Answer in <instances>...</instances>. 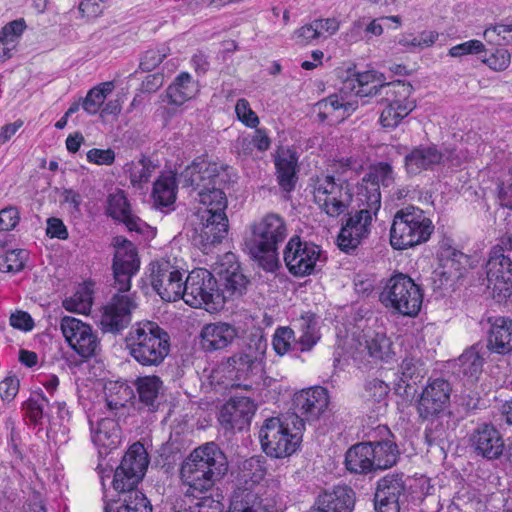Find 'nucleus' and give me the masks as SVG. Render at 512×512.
Listing matches in <instances>:
<instances>
[{
	"mask_svg": "<svg viewBox=\"0 0 512 512\" xmlns=\"http://www.w3.org/2000/svg\"><path fill=\"white\" fill-rule=\"evenodd\" d=\"M349 75L344 80L343 85L340 89L341 93H354L355 96L359 98L362 105H365L367 102L364 100L365 97L372 96H381L385 89L382 84H373L377 78V72L373 70L363 71V72H353L348 71Z\"/></svg>",
	"mask_w": 512,
	"mask_h": 512,
	"instance_id": "obj_31",
	"label": "nucleus"
},
{
	"mask_svg": "<svg viewBox=\"0 0 512 512\" xmlns=\"http://www.w3.org/2000/svg\"><path fill=\"white\" fill-rule=\"evenodd\" d=\"M237 337V329L226 322L205 324L199 335V345L207 353L223 350Z\"/></svg>",
	"mask_w": 512,
	"mask_h": 512,
	"instance_id": "obj_29",
	"label": "nucleus"
},
{
	"mask_svg": "<svg viewBox=\"0 0 512 512\" xmlns=\"http://www.w3.org/2000/svg\"><path fill=\"white\" fill-rule=\"evenodd\" d=\"M452 385L442 377L429 378L419 394L416 409L423 420L442 417L450 405Z\"/></svg>",
	"mask_w": 512,
	"mask_h": 512,
	"instance_id": "obj_17",
	"label": "nucleus"
},
{
	"mask_svg": "<svg viewBox=\"0 0 512 512\" xmlns=\"http://www.w3.org/2000/svg\"><path fill=\"white\" fill-rule=\"evenodd\" d=\"M215 268L209 271L206 268L192 270L185 279V302L192 307H202L207 310H218L216 294L219 292Z\"/></svg>",
	"mask_w": 512,
	"mask_h": 512,
	"instance_id": "obj_15",
	"label": "nucleus"
},
{
	"mask_svg": "<svg viewBox=\"0 0 512 512\" xmlns=\"http://www.w3.org/2000/svg\"><path fill=\"white\" fill-rule=\"evenodd\" d=\"M423 365L419 358L406 356L397 372L398 380L394 384V392L398 396L412 400L417 393V384L423 379Z\"/></svg>",
	"mask_w": 512,
	"mask_h": 512,
	"instance_id": "obj_28",
	"label": "nucleus"
},
{
	"mask_svg": "<svg viewBox=\"0 0 512 512\" xmlns=\"http://www.w3.org/2000/svg\"><path fill=\"white\" fill-rule=\"evenodd\" d=\"M125 293L118 290L104 307L100 321L101 329L104 333L116 335L129 326L132 310L137 305L132 295Z\"/></svg>",
	"mask_w": 512,
	"mask_h": 512,
	"instance_id": "obj_21",
	"label": "nucleus"
},
{
	"mask_svg": "<svg viewBox=\"0 0 512 512\" xmlns=\"http://www.w3.org/2000/svg\"><path fill=\"white\" fill-rule=\"evenodd\" d=\"M444 154L435 144L418 145L404 156V167L408 175H418L422 171L434 170L443 162Z\"/></svg>",
	"mask_w": 512,
	"mask_h": 512,
	"instance_id": "obj_30",
	"label": "nucleus"
},
{
	"mask_svg": "<svg viewBox=\"0 0 512 512\" xmlns=\"http://www.w3.org/2000/svg\"><path fill=\"white\" fill-rule=\"evenodd\" d=\"M485 51V45L476 39L455 45L448 50V55L454 58H462L466 55H476Z\"/></svg>",
	"mask_w": 512,
	"mask_h": 512,
	"instance_id": "obj_55",
	"label": "nucleus"
},
{
	"mask_svg": "<svg viewBox=\"0 0 512 512\" xmlns=\"http://www.w3.org/2000/svg\"><path fill=\"white\" fill-rule=\"evenodd\" d=\"M179 177L174 175H162L153 185L152 197L157 207H169L176 200V188Z\"/></svg>",
	"mask_w": 512,
	"mask_h": 512,
	"instance_id": "obj_43",
	"label": "nucleus"
},
{
	"mask_svg": "<svg viewBox=\"0 0 512 512\" xmlns=\"http://www.w3.org/2000/svg\"><path fill=\"white\" fill-rule=\"evenodd\" d=\"M19 379L13 376H7L0 382V397L4 402H11L19 391Z\"/></svg>",
	"mask_w": 512,
	"mask_h": 512,
	"instance_id": "obj_62",
	"label": "nucleus"
},
{
	"mask_svg": "<svg viewBox=\"0 0 512 512\" xmlns=\"http://www.w3.org/2000/svg\"><path fill=\"white\" fill-rule=\"evenodd\" d=\"M244 239L245 249L265 271L274 272L280 267L279 245L288 236L286 221L276 213H268L254 221Z\"/></svg>",
	"mask_w": 512,
	"mask_h": 512,
	"instance_id": "obj_4",
	"label": "nucleus"
},
{
	"mask_svg": "<svg viewBox=\"0 0 512 512\" xmlns=\"http://www.w3.org/2000/svg\"><path fill=\"white\" fill-rule=\"evenodd\" d=\"M391 341L383 333H374L366 339L369 355L377 360L387 361L391 357Z\"/></svg>",
	"mask_w": 512,
	"mask_h": 512,
	"instance_id": "obj_48",
	"label": "nucleus"
},
{
	"mask_svg": "<svg viewBox=\"0 0 512 512\" xmlns=\"http://www.w3.org/2000/svg\"><path fill=\"white\" fill-rule=\"evenodd\" d=\"M227 370L231 376L235 374L237 380L241 374H257L262 370V360L257 355L253 356L248 353H240L228 358L226 363H222L219 370ZM233 381V378L231 377Z\"/></svg>",
	"mask_w": 512,
	"mask_h": 512,
	"instance_id": "obj_40",
	"label": "nucleus"
},
{
	"mask_svg": "<svg viewBox=\"0 0 512 512\" xmlns=\"http://www.w3.org/2000/svg\"><path fill=\"white\" fill-rule=\"evenodd\" d=\"M235 112L239 121L249 128H256L259 124V118L257 114L251 109L247 99H238Z\"/></svg>",
	"mask_w": 512,
	"mask_h": 512,
	"instance_id": "obj_56",
	"label": "nucleus"
},
{
	"mask_svg": "<svg viewBox=\"0 0 512 512\" xmlns=\"http://www.w3.org/2000/svg\"><path fill=\"white\" fill-rule=\"evenodd\" d=\"M283 260L289 273L295 277L316 274L326 261L321 246L299 235L289 238L283 249Z\"/></svg>",
	"mask_w": 512,
	"mask_h": 512,
	"instance_id": "obj_10",
	"label": "nucleus"
},
{
	"mask_svg": "<svg viewBox=\"0 0 512 512\" xmlns=\"http://www.w3.org/2000/svg\"><path fill=\"white\" fill-rule=\"evenodd\" d=\"M26 28L25 21L18 19L6 24L0 31V42L2 44H10L19 37Z\"/></svg>",
	"mask_w": 512,
	"mask_h": 512,
	"instance_id": "obj_59",
	"label": "nucleus"
},
{
	"mask_svg": "<svg viewBox=\"0 0 512 512\" xmlns=\"http://www.w3.org/2000/svg\"><path fill=\"white\" fill-rule=\"evenodd\" d=\"M487 330V343L484 345L487 352L506 355L512 352V319L509 317L489 318Z\"/></svg>",
	"mask_w": 512,
	"mask_h": 512,
	"instance_id": "obj_32",
	"label": "nucleus"
},
{
	"mask_svg": "<svg viewBox=\"0 0 512 512\" xmlns=\"http://www.w3.org/2000/svg\"><path fill=\"white\" fill-rule=\"evenodd\" d=\"M20 221V213L17 207L8 206L0 210V231L14 229Z\"/></svg>",
	"mask_w": 512,
	"mask_h": 512,
	"instance_id": "obj_60",
	"label": "nucleus"
},
{
	"mask_svg": "<svg viewBox=\"0 0 512 512\" xmlns=\"http://www.w3.org/2000/svg\"><path fill=\"white\" fill-rule=\"evenodd\" d=\"M488 287L498 302L512 297V261L501 250H492L486 263Z\"/></svg>",
	"mask_w": 512,
	"mask_h": 512,
	"instance_id": "obj_20",
	"label": "nucleus"
},
{
	"mask_svg": "<svg viewBox=\"0 0 512 512\" xmlns=\"http://www.w3.org/2000/svg\"><path fill=\"white\" fill-rule=\"evenodd\" d=\"M296 341L295 332L290 327H278L275 330L272 340V346L277 355L283 356L287 352H299L293 348Z\"/></svg>",
	"mask_w": 512,
	"mask_h": 512,
	"instance_id": "obj_50",
	"label": "nucleus"
},
{
	"mask_svg": "<svg viewBox=\"0 0 512 512\" xmlns=\"http://www.w3.org/2000/svg\"><path fill=\"white\" fill-rule=\"evenodd\" d=\"M304 430V420L296 413L288 415L284 420L268 418L259 431L261 448H298Z\"/></svg>",
	"mask_w": 512,
	"mask_h": 512,
	"instance_id": "obj_11",
	"label": "nucleus"
},
{
	"mask_svg": "<svg viewBox=\"0 0 512 512\" xmlns=\"http://www.w3.org/2000/svg\"><path fill=\"white\" fill-rule=\"evenodd\" d=\"M484 38L488 42H496L498 45L512 43V24H496L484 31Z\"/></svg>",
	"mask_w": 512,
	"mask_h": 512,
	"instance_id": "obj_52",
	"label": "nucleus"
},
{
	"mask_svg": "<svg viewBox=\"0 0 512 512\" xmlns=\"http://www.w3.org/2000/svg\"><path fill=\"white\" fill-rule=\"evenodd\" d=\"M91 426V439L98 448H117L120 444V428L118 423L109 417L97 421L96 428L93 422Z\"/></svg>",
	"mask_w": 512,
	"mask_h": 512,
	"instance_id": "obj_38",
	"label": "nucleus"
},
{
	"mask_svg": "<svg viewBox=\"0 0 512 512\" xmlns=\"http://www.w3.org/2000/svg\"><path fill=\"white\" fill-rule=\"evenodd\" d=\"M407 484L403 473L387 474L378 480L375 494H383L389 498H397L405 496Z\"/></svg>",
	"mask_w": 512,
	"mask_h": 512,
	"instance_id": "obj_45",
	"label": "nucleus"
},
{
	"mask_svg": "<svg viewBox=\"0 0 512 512\" xmlns=\"http://www.w3.org/2000/svg\"><path fill=\"white\" fill-rule=\"evenodd\" d=\"M199 92L198 83L188 72L178 74L173 82L167 87L163 94L162 101L179 107L194 98Z\"/></svg>",
	"mask_w": 512,
	"mask_h": 512,
	"instance_id": "obj_33",
	"label": "nucleus"
},
{
	"mask_svg": "<svg viewBox=\"0 0 512 512\" xmlns=\"http://www.w3.org/2000/svg\"><path fill=\"white\" fill-rule=\"evenodd\" d=\"M105 214L114 221L123 223L130 232L143 234L149 225L132 212L130 202L122 189L107 196Z\"/></svg>",
	"mask_w": 512,
	"mask_h": 512,
	"instance_id": "obj_24",
	"label": "nucleus"
},
{
	"mask_svg": "<svg viewBox=\"0 0 512 512\" xmlns=\"http://www.w3.org/2000/svg\"><path fill=\"white\" fill-rule=\"evenodd\" d=\"M228 218L225 213L204 211L201 221L190 236L192 244L208 254L220 244L228 234Z\"/></svg>",
	"mask_w": 512,
	"mask_h": 512,
	"instance_id": "obj_19",
	"label": "nucleus"
},
{
	"mask_svg": "<svg viewBox=\"0 0 512 512\" xmlns=\"http://www.w3.org/2000/svg\"><path fill=\"white\" fill-rule=\"evenodd\" d=\"M277 181L285 192H292L298 180V155L295 151L287 149L275 159Z\"/></svg>",
	"mask_w": 512,
	"mask_h": 512,
	"instance_id": "obj_35",
	"label": "nucleus"
},
{
	"mask_svg": "<svg viewBox=\"0 0 512 512\" xmlns=\"http://www.w3.org/2000/svg\"><path fill=\"white\" fill-rule=\"evenodd\" d=\"M262 459L253 456L242 462L228 512H280L273 498L264 497L266 469Z\"/></svg>",
	"mask_w": 512,
	"mask_h": 512,
	"instance_id": "obj_5",
	"label": "nucleus"
},
{
	"mask_svg": "<svg viewBox=\"0 0 512 512\" xmlns=\"http://www.w3.org/2000/svg\"><path fill=\"white\" fill-rule=\"evenodd\" d=\"M124 344L128 355L145 368L162 366L171 348L169 333L157 322L149 320L132 324Z\"/></svg>",
	"mask_w": 512,
	"mask_h": 512,
	"instance_id": "obj_6",
	"label": "nucleus"
},
{
	"mask_svg": "<svg viewBox=\"0 0 512 512\" xmlns=\"http://www.w3.org/2000/svg\"><path fill=\"white\" fill-rule=\"evenodd\" d=\"M330 403L328 390L322 386H312L295 393L293 405L306 420H318Z\"/></svg>",
	"mask_w": 512,
	"mask_h": 512,
	"instance_id": "obj_25",
	"label": "nucleus"
},
{
	"mask_svg": "<svg viewBox=\"0 0 512 512\" xmlns=\"http://www.w3.org/2000/svg\"><path fill=\"white\" fill-rule=\"evenodd\" d=\"M356 502L355 491L347 485H337L320 493L310 512H353Z\"/></svg>",
	"mask_w": 512,
	"mask_h": 512,
	"instance_id": "obj_26",
	"label": "nucleus"
},
{
	"mask_svg": "<svg viewBox=\"0 0 512 512\" xmlns=\"http://www.w3.org/2000/svg\"><path fill=\"white\" fill-rule=\"evenodd\" d=\"M115 253L112 260L113 286L120 292H129L131 279L140 269V258L136 246L127 238H114Z\"/></svg>",
	"mask_w": 512,
	"mask_h": 512,
	"instance_id": "obj_16",
	"label": "nucleus"
},
{
	"mask_svg": "<svg viewBox=\"0 0 512 512\" xmlns=\"http://www.w3.org/2000/svg\"><path fill=\"white\" fill-rule=\"evenodd\" d=\"M297 322L301 335L294 341L293 348L297 349L299 352H308L320 339L315 314L307 312L302 315Z\"/></svg>",
	"mask_w": 512,
	"mask_h": 512,
	"instance_id": "obj_41",
	"label": "nucleus"
},
{
	"mask_svg": "<svg viewBox=\"0 0 512 512\" xmlns=\"http://www.w3.org/2000/svg\"><path fill=\"white\" fill-rule=\"evenodd\" d=\"M46 235L50 238H57L59 240H67L69 232L60 218L50 217L46 221Z\"/></svg>",
	"mask_w": 512,
	"mask_h": 512,
	"instance_id": "obj_63",
	"label": "nucleus"
},
{
	"mask_svg": "<svg viewBox=\"0 0 512 512\" xmlns=\"http://www.w3.org/2000/svg\"><path fill=\"white\" fill-rule=\"evenodd\" d=\"M437 256L439 264L461 277L468 269L474 268L477 262L475 258L454 248L448 240L441 243Z\"/></svg>",
	"mask_w": 512,
	"mask_h": 512,
	"instance_id": "obj_36",
	"label": "nucleus"
},
{
	"mask_svg": "<svg viewBox=\"0 0 512 512\" xmlns=\"http://www.w3.org/2000/svg\"><path fill=\"white\" fill-rule=\"evenodd\" d=\"M151 277L152 287L162 300L166 302L185 300L186 287L183 273L170 262L164 261L154 266Z\"/></svg>",
	"mask_w": 512,
	"mask_h": 512,
	"instance_id": "obj_22",
	"label": "nucleus"
},
{
	"mask_svg": "<svg viewBox=\"0 0 512 512\" xmlns=\"http://www.w3.org/2000/svg\"><path fill=\"white\" fill-rule=\"evenodd\" d=\"M347 469L353 473H367L374 469L371 450H347L345 456Z\"/></svg>",
	"mask_w": 512,
	"mask_h": 512,
	"instance_id": "obj_46",
	"label": "nucleus"
},
{
	"mask_svg": "<svg viewBox=\"0 0 512 512\" xmlns=\"http://www.w3.org/2000/svg\"><path fill=\"white\" fill-rule=\"evenodd\" d=\"M215 273L219 287V292L215 297L221 308L226 301L238 299L246 293L250 281L244 275L234 253H226L223 256L215 267Z\"/></svg>",
	"mask_w": 512,
	"mask_h": 512,
	"instance_id": "obj_14",
	"label": "nucleus"
},
{
	"mask_svg": "<svg viewBox=\"0 0 512 512\" xmlns=\"http://www.w3.org/2000/svg\"><path fill=\"white\" fill-rule=\"evenodd\" d=\"M383 89L385 92L378 102H385L386 106L380 114L379 124L386 129H395L416 108V101L411 98L413 86L396 80L384 84Z\"/></svg>",
	"mask_w": 512,
	"mask_h": 512,
	"instance_id": "obj_12",
	"label": "nucleus"
},
{
	"mask_svg": "<svg viewBox=\"0 0 512 512\" xmlns=\"http://www.w3.org/2000/svg\"><path fill=\"white\" fill-rule=\"evenodd\" d=\"M104 395L107 409L117 415L116 411L126 407L134 398L133 389L124 381H109L104 386Z\"/></svg>",
	"mask_w": 512,
	"mask_h": 512,
	"instance_id": "obj_39",
	"label": "nucleus"
},
{
	"mask_svg": "<svg viewBox=\"0 0 512 512\" xmlns=\"http://www.w3.org/2000/svg\"><path fill=\"white\" fill-rule=\"evenodd\" d=\"M434 225L424 211L407 206L396 212L390 229V244L396 250H405L429 240Z\"/></svg>",
	"mask_w": 512,
	"mask_h": 512,
	"instance_id": "obj_8",
	"label": "nucleus"
},
{
	"mask_svg": "<svg viewBox=\"0 0 512 512\" xmlns=\"http://www.w3.org/2000/svg\"><path fill=\"white\" fill-rule=\"evenodd\" d=\"M471 448H505L500 432L492 424H479L469 436Z\"/></svg>",
	"mask_w": 512,
	"mask_h": 512,
	"instance_id": "obj_42",
	"label": "nucleus"
},
{
	"mask_svg": "<svg viewBox=\"0 0 512 512\" xmlns=\"http://www.w3.org/2000/svg\"><path fill=\"white\" fill-rule=\"evenodd\" d=\"M461 276L449 270L448 268H444L441 264L433 271L431 281L433 290H440L445 286L449 281L453 279H458Z\"/></svg>",
	"mask_w": 512,
	"mask_h": 512,
	"instance_id": "obj_61",
	"label": "nucleus"
},
{
	"mask_svg": "<svg viewBox=\"0 0 512 512\" xmlns=\"http://www.w3.org/2000/svg\"><path fill=\"white\" fill-rule=\"evenodd\" d=\"M349 448H398L394 435L386 426H378L367 441L357 442Z\"/></svg>",
	"mask_w": 512,
	"mask_h": 512,
	"instance_id": "obj_47",
	"label": "nucleus"
},
{
	"mask_svg": "<svg viewBox=\"0 0 512 512\" xmlns=\"http://www.w3.org/2000/svg\"><path fill=\"white\" fill-rule=\"evenodd\" d=\"M25 416L34 425H43L53 418V407L43 390L34 391L23 403Z\"/></svg>",
	"mask_w": 512,
	"mask_h": 512,
	"instance_id": "obj_37",
	"label": "nucleus"
},
{
	"mask_svg": "<svg viewBox=\"0 0 512 512\" xmlns=\"http://www.w3.org/2000/svg\"><path fill=\"white\" fill-rule=\"evenodd\" d=\"M311 180L314 200L328 216L341 215L353 201V193L347 180L336 181L332 175Z\"/></svg>",
	"mask_w": 512,
	"mask_h": 512,
	"instance_id": "obj_13",
	"label": "nucleus"
},
{
	"mask_svg": "<svg viewBox=\"0 0 512 512\" xmlns=\"http://www.w3.org/2000/svg\"><path fill=\"white\" fill-rule=\"evenodd\" d=\"M374 469H388L396 464L400 450H371Z\"/></svg>",
	"mask_w": 512,
	"mask_h": 512,
	"instance_id": "obj_58",
	"label": "nucleus"
},
{
	"mask_svg": "<svg viewBox=\"0 0 512 512\" xmlns=\"http://www.w3.org/2000/svg\"><path fill=\"white\" fill-rule=\"evenodd\" d=\"M139 402L149 411H156L163 401L164 383L157 375L140 376L135 380Z\"/></svg>",
	"mask_w": 512,
	"mask_h": 512,
	"instance_id": "obj_34",
	"label": "nucleus"
},
{
	"mask_svg": "<svg viewBox=\"0 0 512 512\" xmlns=\"http://www.w3.org/2000/svg\"><path fill=\"white\" fill-rule=\"evenodd\" d=\"M402 500L389 498L383 494H374V508L376 512H400Z\"/></svg>",
	"mask_w": 512,
	"mask_h": 512,
	"instance_id": "obj_64",
	"label": "nucleus"
},
{
	"mask_svg": "<svg viewBox=\"0 0 512 512\" xmlns=\"http://www.w3.org/2000/svg\"><path fill=\"white\" fill-rule=\"evenodd\" d=\"M457 410L468 416L476 414L477 411L486 408V401L482 399L478 392L473 390H464L457 396Z\"/></svg>",
	"mask_w": 512,
	"mask_h": 512,
	"instance_id": "obj_49",
	"label": "nucleus"
},
{
	"mask_svg": "<svg viewBox=\"0 0 512 512\" xmlns=\"http://www.w3.org/2000/svg\"><path fill=\"white\" fill-rule=\"evenodd\" d=\"M256 409V404L249 397L234 396L222 406L218 420L227 431H242L249 427Z\"/></svg>",
	"mask_w": 512,
	"mask_h": 512,
	"instance_id": "obj_23",
	"label": "nucleus"
},
{
	"mask_svg": "<svg viewBox=\"0 0 512 512\" xmlns=\"http://www.w3.org/2000/svg\"><path fill=\"white\" fill-rule=\"evenodd\" d=\"M230 178L227 168L214 162L194 160L179 174V183L197 192L205 211L225 213L227 197L224 192Z\"/></svg>",
	"mask_w": 512,
	"mask_h": 512,
	"instance_id": "obj_3",
	"label": "nucleus"
},
{
	"mask_svg": "<svg viewBox=\"0 0 512 512\" xmlns=\"http://www.w3.org/2000/svg\"><path fill=\"white\" fill-rule=\"evenodd\" d=\"M166 55L167 48L164 46L146 50L140 59L139 69L143 72L155 69L164 60Z\"/></svg>",
	"mask_w": 512,
	"mask_h": 512,
	"instance_id": "obj_53",
	"label": "nucleus"
},
{
	"mask_svg": "<svg viewBox=\"0 0 512 512\" xmlns=\"http://www.w3.org/2000/svg\"><path fill=\"white\" fill-rule=\"evenodd\" d=\"M390 391L389 385L379 378H367L364 384V397L367 400L381 403Z\"/></svg>",
	"mask_w": 512,
	"mask_h": 512,
	"instance_id": "obj_51",
	"label": "nucleus"
},
{
	"mask_svg": "<svg viewBox=\"0 0 512 512\" xmlns=\"http://www.w3.org/2000/svg\"><path fill=\"white\" fill-rule=\"evenodd\" d=\"M511 55L507 49L497 48L489 57L482 58V62L494 71H504L508 68Z\"/></svg>",
	"mask_w": 512,
	"mask_h": 512,
	"instance_id": "obj_57",
	"label": "nucleus"
},
{
	"mask_svg": "<svg viewBox=\"0 0 512 512\" xmlns=\"http://www.w3.org/2000/svg\"><path fill=\"white\" fill-rule=\"evenodd\" d=\"M343 105V98L339 97L337 94H332L325 99H322L316 103V107L318 108L317 117L321 123H324L329 120V116L340 110Z\"/></svg>",
	"mask_w": 512,
	"mask_h": 512,
	"instance_id": "obj_54",
	"label": "nucleus"
},
{
	"mask_svg": "<svg viewBox=\"0 0 512 512\" xmlns=\"http://www.w3.org/2000/svg\"><path fill=\"white\" fill-rule=\"evenodd\" d=\"M149 465L147 450H126L113 475L116 497L104 494V512H152L150 500L138 489Z\"/></svg>",
	"mask_w": 512,
	"mask_h": 512,
	"instance_id": "obj_2",
	"label": "nucleus"
},
{
	"mask_svg": "<svg viewBox=\"0 0 512 512\" xmlns=\"http://www.w3.org/2000/svg\"><path fill=\"white\" fill-rule=\"evenodd\" d=\"M380 301L398 314L415 317L421 310L423 292L409 275L394 273L387 279Z\"/></svg>",
	"mask_w": 512,
	"mask_h": 512,
	"instance_id": "obj_9",
	"label": "nucleus"
},
{
	"mask_svg": "<svg viewBox=\"0 0 512 512\" xmlns=\"http://www.w3.org/2000/svg\"><path fill=\"white\" fill-rule=\"evenodd\" d=\"M114 88L115 85L113 81H106L90 89L86 97L82 99L81 106L83 110L90 115L98 113L107 96Z\"/></svg>",
	"mask_w": 512,
	"mask_h": 512,
	"instance_id": "obj_44",
	"label": "nucleus"
},
{
	"mask_svg": "<svg viewBox=\"0 0 512 512\" xmlns=\"http://www.w3.org/2000/svg\"><path fill=\"white\" fill-rule=\"evenodd\" d=\"M228 459L223 450H192L182 463L180 475L188 485L187 493L194 497L212 489L228 471Z\"/></svg>",
	"mask_w": 512,
	"mask_h": 512,
	"instance_id": "obj_7",
	"label": "nucleus"
},
{
	"mask_svg": "<svg viewBox=\"0 0 512 512\" xmlns=\"http://www.w3.org/2000/svg\"><path fill=\"white\" fill-rule=\"evenodd\" d=\"M60 329L70 348L82 358L88 359L100 352V340L89 324L64 316L60 320Z\"/></svg>",
	"mask_w": 512,
	"mask_h": 512,
	"instance_id": "obj_18",
	"label": "nucleus"
},
{
	"mask_svg": "<svg viewBox=\"0 0 512 512\" xmlns=\"http://www.w3.org/2000/svg\"><path fill=\"white\" fill-rule=\"evenodd\" d=\"M486 355L487 351L483 343L473 344L458 357L453 373L466 384H474L483 371Z\"/></svg>",
	"mask_w": 512,
	"mask_h": 512,
	"instance_id": "obj_27",
	"label": "nucleus"
},
{
	"mask_svg": "<svg viewBox=\"0 0 512 512\" xmlns=\"http://www.w3.org/2000/svg\"><path fill=\"white\" fill-rule=\"evenodd\" d=\"M393 167L388 162L371 165L357 184L356 203L358 210L350 215L337 238L340 250L352 253L369 234L372 214L381 207L380 188H387L394 183Z\"/></svg>",
	"mask_w": 512,
	"mask_h": 512,
	"instance_id": "obj_1",
	"label": "nucleus"
}]
</instances>
